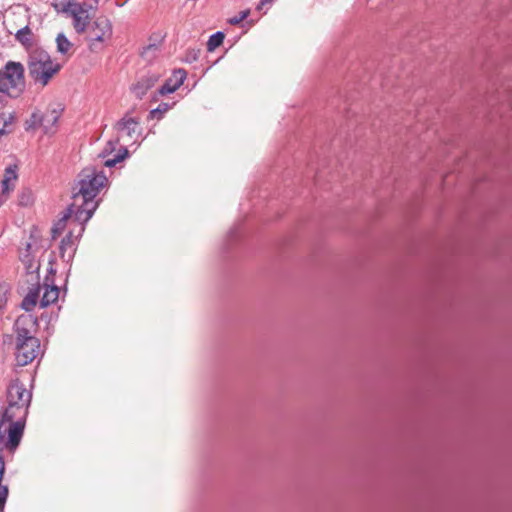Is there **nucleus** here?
Instances as JSON below:
<instances>
[{"label":"nucleus","mask_w":512,"mask_h":512,"mask_svg":"<svg viewBox=\"0 0 512 512\" xmlns=\"http://www.w3.org/2000/svg\"><path fill=\"white\" fill-rule=\"evenodd\" d=\"M42 289L44 290L43 291V295H42V298L40 300V307L44 308V307H47L53 303H55L58 298H59V288L55 285H48V284H44Z\"/></svg>","instance_id":"14"},{"label":"nucleus","mask_w":512,"mask_h":512,"mask_svg":"<svg viewBox=\"0 0 512 512\" xmlns=\"http://www.w3.org/2000/svg\"><path fill=\"white\" fill-rule=\"evenodd\" d=\"M74 232L71 230L69 233L61 240L59 246L60 257L66 263H69L76 252V240L79 237L74 236Z\"/></svg>","instance_id":"10"},{"label":"nucleus","mask_w":512,"mask_h":512,"mask_svg":"<svg viewBox=\"0 0 512 512\" xmlns=\"http://www.w3.org/2000/svg\"><path fill=\"white\" fill-rule=\"evenodd\" d=\"M41 290H42V286L40 284H37L36 286L32 287L29 290V292L24 297V299L22 300V303H21V307L25 311L29 312V311L33 310V308L37 304V300L39 298V294H40Z\"/></svg>","instance_id":"15"},{"label":"nucleus","mask_w":512,"mask_h":512,"mask_svg":"<svg viewBox=\"0 0 512 512\" xmlns=\"http://www.w3.org/2000/svg\"><path fill=\"white\" fill-rule=\"evenodd\" d=\"M71 220V223H75V226L77 227V232H79V222L76 219V210L70 211V205L68 206L66 212L62 216L61 219L57 221V223L54 224L52 228V236L55 239L58 237L64 230L66 226L67 220ZM82 233H78V236H81Z\"/></svg>","instance_id":"13"},{"label":"nucleus","mask_w":512,"mask_h":512,"mask_svg":"<svg viewBox=\"0 0 512 512\" xmlns=\"http://www.w3.org/2000/svg\"><path fill=\"white\" fill-rule=\"evenodd\" d=\"M139 124V119L131 117L129 113H127L115 124L114 128L119 138L126 135L132 139L139 130Z\"/></svg>","instance_id":"8"},{"label":"nucleus","mask_w":512,"mask_h":512,"mask_svg":"<svg viewBox=\"0 0 512 512\" xmlns=\"http://www.w3.org/2000/svg\"><path fill=\"white\" fill-rule=\"evenodd\" d=\"M158 51V45L153 43L146 46L142 51V56L150 60L154 54Z\"/></svg>","instance_id":"23"},{"label":"nucleus","mask_w":512,"mask_h":512,"mask_svg":"<svg viewBox=\"0 0 512 512\" xmlns=\"http://www.w3.org/2000/svg\"><path fill=\"white\" fill-rule=\"evenodd\" d=\"M119 139L120 138L117 137L115 140L108 141L104 151L101 154V156L105 157L107 154L112 153L116 149V146L119 143Z\"/></svg>","instance_id":"25"},{"label":"nucleus","mask_w":512,"mask_h":512,"mask_svg":"<svg viewBox=\"0 0 512 512\" xmlns=\"http://www.w3.org/2000/svg\"><path fill=\"white\" fill-rule=\"evenodd\" d=\"M41 127V112H34L28 121V128Z\"/></svg>","instance_id":"24"},{"label":"nucleus","mask_w":512,"mask_h":512,"mask_svg":"<svg viewBox=\"0 0 512 512\" xmlns=\"http://www.w3.org/2000/svg\"><path fill=\"white\" fill-rule=\"evenodd\" d=\"M159 80V74L157 73H147L146 75L142 76L133 86H132V92L135 94V96L139 99L143 98V96L146 95L147 91L150 90L152 87L155 86V84Z\"/></svg>","instance_id":"9"},{"label":"nucleus","mask_w":512,"mask_h":512,"mask_svg":"<svg viewBox=\"0 0 512 512\" xmlns=\"http://www.w3.org/2000/svg\"><path fill=\"white\" fill-rule=\"evenodd\" d=\"M128 156V150L126 147H122L118 154L114 156L112 159H108L105 161L104 165L106 167H113L117 163L123 161Z\"/></svg>","instance_id":"21"},{"label":"nucleus","mask_w":512,"mask_h":512,"mask_svg":"<svg viewBox=\"0 0 512 512\" xmlns=\"http://www.w3.org/2000/svg\"><path fill=\"white\" fill-rule=\"evenodd\" d=\"M27 322H32L29 316H20L15 322L17 333L16 362L19 366H26L33 362L41 353L40 341L32 336L25 328Z\"/></svg>","instance_id":"4"},{"label":"nucleus","mask_w":512,"mask_h":512,"mask_svg":"<svg viewBox=\"0 0 512 512\" xmlns=\"http://www.w3.org/2000/svg\"><path fill=\"white\" fill-rule=\"evenodd\" d=\"M24 89V66L20 62L8 61L0 70V93L17 98Z\"/></svg>","instance_id":"5"},{"label":"nucleus","mask_w":512,"mask_h":512,"mask_svg":"<svg viewBox=\"0 0 512 512\" xmlns=\"http://www.w3.org/2000/svg\"><path fill=\"white\" fill-rule=\"evenodd\" d=\"M14 116L11 112L0 113V135H5L11 131Z\"/></svg>","instance_id":"18"},{"label":"nucleus","mask_w":512,"mask_h":512,"mask_svg":"<svg viewBox=\"0 0 512 512\" xmlns=\"http://www.w3.org/2000/svg\"><path fill=\"white\" fill-rule=\"evenodd\" d=\"M224 38H225V35L221 31H218V32L212 34L209 37V40L207 42V49H208V51L212 52L217 47H219L223 43Z\"/></svg>","instance_id":"20"},{"label":"nucleus","mask_w":512,"mask_h":512,"mask_svg":"<svg viewBox=\"0 0 512 512\" xmlns=\"http://www.w3.org/2000/svg\"><path fill=\"white\" fill-rule=\"evenodd\" d=\"M108 182V179L102 170L94 166H88L78 174V180L73 186L70 211H75L76 219L79 222V233L85 230V223L92 217L98 207V201L95 200L101 189Z\"/></svg>","instance_id":"2"},{"label":"nucleus","mask_w":512,"mask_h":512,"mask_svg":"<svg viewBox=\"0 0 512 512\" xmlns=\"http://www.w3.org/2000/svg\"><path fill=\"white\" fill-rule=\"evenodd\" d=\"M27 69L29 77L34 83L43 88L58 74L61 65L53 61L49 53L43 48H30L27 57Z\"/></svg>","instance_id":"3"},{"label":"nucleus","mask_w":512,"mask_h":512,"mask_svg":"<svg viewBox=\"0 0 512 512\" xmlns=\"http://www.w3.org/2000/svg\"><path fill=\"white\" fill-rule=\"evenodd\" d=\"M271 2L272 0H261L260 3L257 5L256 9L258 11H261L266 4H269Z\"/></svg>","instance_id":"27"},{"label":"nucleus","mask_w":512,"mask_h":512,"mask_svg":"<svg viewBox=\"0 0 512 512\" xmlns=\"http://www.w3.org/2000/svg\"><path fill=\"white\" fill-rule=\"evenodd\" d=\"M32 393L18 379L7 388V406L0 418V444L14 451L23 436Z\"/></svg>","instance_id":"1"},{"label":"nucleus","mask_w":512,"mask_h":512,"mask_svg":"<svg viewBox=\"0 0 512 512\" xmlns=\"http://www.w3.org/2000/svg\"><path fill=\"white\" fill-rule=\"evenodd\" d=\"M58 119L59 114L56 110L41 113V127L44 129V132H50L53 126L57 123Z\"/></svg>","instance_id":"17"},{"label":"nucleus","mask_w":512,"mask_h":512,"mask_svg":"<svg viewBox=\"0 0 512 512\" xmlns=\"http://www.w3.org/2000/svg\"><path fill=\"white\" fill-rule=\"evenodd\" d=\"M111 25L105 18L96 19L88 31V40L90 42V49L96 50L97 43L103 42L105 37L110 36Z\"/></svg>","instance_id":"7"},{"label":"nucleus","mask_w":512,"mask_h":512,"mask_svg":"<svg viewBox=\"0 0 512 512\" xmlns=\"http://www.w3.org/2000/svg\"><path fill=\"white\" fill-rule=\"evenodd\" d=\"M249 13H250L249 10L241 11L237 16H235L229 20L230 24L237 25V24L241 23L244 19H246L248 17Z\"/></svg>","instance_id":"26"},{"label":"nucleus","mask_w":512,"mask_h":512,"mask_svg":"<svg viewBox=\"0 0 512 512\" xmlns=\"http://www.w3.org/2000/svg\"><path fill=\"white\" fill-rule=\"evenodd\" d=\"M171 107L172 105L168 103H160L157 108L150 111V117L159 120Z\"/></svg>","instance_id":"22"},{"label":"nucleus","mask_w":512,"mask_h":512,"mask_svg":"<svg viewBox=\"0 0 512 512\" xmlns=\"http://www.w3.org/2000/svg\"><path fill=\"white\" fill-rule=\"evenodd\" d=\"M56 45H57V51L62 55L68 54V52L72 48V43L68 40V38L63 33H59L57 35Z\"/></svg>","instance_id":"19"},{"label":"nucleus","mask_w":512,"mask_h":512,"mask_svg":"<svg viewBox=\"0 0 512 512\" xmlns=\"http://www.w3.org/2000/svg\"><path fill=\"white\" fill-rule=\"evenodd\" d=\"M17 169L18 167L15 164H11L5 169L4 177L1 182L2 195L5 196V198L15 188V183L18 178Z\"/></svg>","instance_id":"12"},{"label":"nucleus","mask_w":512,"mask_h":512,"mask_svg":"<svg viewBox=\"0 0 512 512\" xmlns=\"http://www.w3.org/2000/svg\"><path fill=\"white\" fill-rule=\"evenodd\" d=\"M18 42L24 45L27 49V54H29L30 48H39L33 44L32 40V32L28 26L17 31L15 35Z\"/></svg>","instance_id":"16"},{"label":"nucleus","mask_w":512,"mask_h":512,"mask_svg":"<svg viewBox=\"0 0 512 512\" xmlns=\"http://www.w3.org/2000/svg\"><path fill=\"white\" fill-rule=\"evenodd\" d=\"M4 200H0V206L3 204Z\"/></svg>","instance_id":"29"},{"label":"nucleus","mask_w":512,"mask_h":512,"mask_svg":"<svg viewBox=\"0 0 512 512\" xmlns=\"http://www.w3.org/2000/svg\"><path fill=\"white\" fill-rule=\"evenodd\" d=\"M186 79V72L183 69L175 70L172 77L167 79L158 90L159 95H166L175 92Z\"/></svg>","instance_id":"11"},{"label":"nucleus","mask_w":512,"mask_h":512,"mask_svg":"<svg viewBox=\"0 0 512 512\" xmlns=\"http://www.w3.org/2000/svg\"><path fill=\"white\" fill-rule=\"evenodd\" d=\"M55 8L57 11L66 13L73 19V27L77 33L82 34L87 30L93 16L92 5L86 2L80 3L76 0H68L67 2L56 4Z\"/></svg>","instance_id":"6"},{"label":"nucleus","mask_w":512,"mask_h":512,"mask_svg":"<svg viewBox=\"0 0 512 512\" xmlns=\"http://www.w3.org/2000/svg\"><path fill=\"white\" fill-rule=\"evenodd\" d=\"M20 203L22 205H27L29 203V195L27 196V199L25 198V195L23 194L21 199H20Z\"/></svg>","instance_id":"28"}]
</instances>
